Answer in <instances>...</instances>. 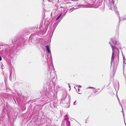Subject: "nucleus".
<instances>
[{"instance_id": "nucleus-1", "label": "nucleus", "mask_w": 126, "mask_h": 126, "mask_svg": "<svg viewBox=\"0 0 126 126\" xmlns=\"http://www.w3.org/2000/svg\"><path fill=\"white\" fill-rule=\"evenodd\" d=\"M111 41L114 44L115 46H114L110 42L109 44L111 47L112 52L111 58V65L113 63L114 65L116 66L119 62V50L118 48H120L121 47V45L119 41H117L115 39L113 38L110 39Z\"/></svg>"}, {"instance_id": "nucleus-2", "label": "nucleus", "mask_w": 126, "mask_h": 126, "mask_svg": "<svg viewBox=\"0 0 126 126\" xmlns=\"http://www.w3.org/2000/svg\"><path fill=\"white\" fill-rule=\"evenodd\" d=\"M54 67L53 65H49L47 68V77L48 79H51V80L53 82L55 79V74L54 71Z\"/></svg>"}, {"instance_id": "nucleus-3", "label": "nucleus", "mask_w": 126, "mask_h": 126, "mask_svg": "<svg viewBox=\"0 0 126 126\" xmlns=\"http://www.w3.org/2000/svg\"><path fill=\"white\" fill-rule=\"evenodd\" d=\"M67 116L66 115L65 117V118L64 119V121H65L66 122V125L67 126H70V122L68 120V119L67 117Z\"/></svg>"}, {"instance_id": "nucleus-4", "label": "nucleus", "mask_w": 126, "mask_h": 126, "mask_svg": "<svg viewBox=\"0 0 126 126\" xmlns=\"http://www.w3.org/2000/svg\"><path fill=\"white\" fill-rule=\"evenodd\" d=\"M115 0H112V3H111L110 4V9L112 10V7L113 6L114 7V9L115 10H116L117 8L115 6L114 7V4H115V3H116V2H115Z\"/></svg>"}, {"instance_id": "nucleus-5", "label": "nucleus", "mask_w": 126, "mask_h": 126, "mask_svg": "<svg viewBox=\"0 0 126 126\" xmlns=\"http://www.w3.org/2000/svg\"><path fill=\"white\" fill-rule=\"evenodd\" d=\"M16 75L15 74H13V75L12 74H10V78L12 80H14L16 79Z\"/></svg>"}, {"instance_id": "nucleus-6", "label": "nucleus", "mask_w": 126, "mask_h": 126, "mask_svg": "<svg viewBox=\"0 0 126 126\" xmlns=\"http://www.w3.org/2000/svg\"><path fill=\"white\" fill-rule=\"evenodd\" d=\"M118 16L119 19V22L121 21H124L126 20V15L125 16L122 17L121 18L120 17L119 15Z\"/></svg>"}, {"instance_id": "nucleus-7", "label": "nucleus", "mask_w": 126, "mask_h": 126, "mask_svg": "<svg viewBox=\"0 0 126 126\" xmlns=\"http://www.w3.org/2000/svg\"><path fill=\"white\" fill-rule=\"evenodd\" d=\"M93 89V91L94 92V93H96L97 92V91L94 88L92 87H88L87 89Z\"/></svg>"}, {"instance_id": "nucleus-8", "label": "nucleus", "mask_w": 126, "mask_h": 126, "mask_svg": "<svg viewBox=\"0 0 126 126\" xmlns=\"http://www.w3.org/2000/svg\"><path fill=\"white\" fill-rule=\"evenodd\" d=\"M47 50L48 53H50V51L49 50V46L47 45L46 46Z\"/></svg>"}, {"instance_id": "nucleus-9", "label": "nucleus", "mask_w": 126, "mask_h": 126, "mask_svg": "<svg viewBox=\"0 0 126 126\" xmlns=\"http://www.w3.org/2000/svg\"><path fill=\"white\" fill-rule=\"evenodd\" d=\"M66 94L65 93L63 94L62 96V98L61 100H63L65 98H66Z\"/></svg>"}, {"instance_id": "nucleus-10", "label": "nucleus", "mask_w": 126, "mask_h": 126, "mask_svg": "<svg viewBox=\"0 0 126 126\" xmlns=\"http://www.w3.org/2000/svg\"><path fill=\"white\" fill-rule=\"evenodd\" d=\"M15 39H15V42L16 43H18L19 42H19V39H17L16 37V38Z\"/></svg>"}, {"instance_id": "nucleus-11", "label": "nucleus", "mask_w": 126, "mask_h": 126, "mask_svg": "<svg viewBox=\"0 0 126 126\" xmlns=\"http://www.w3.org/2000/svg\"><path fill=\"white\" fill-rule=\"evenodd\" d=\"M57 24L58 23H55L53 25V27H54V29H55V28L57 26Z\"/></svg>"}, {"instance_id": "nucleus-12", "label": "nucleus", "mask_w": 126, "mask_h": 126, "mask_svg": "<svg viewBox=\"0 0 126 126\" xmlns=\"http://www.w3.org/2000/svg\"><path fill=\"white\" fill-rule=\"evenodd\" d=\"M61 15L62 14H61L60 15H59L58 16L56 19L55 21H57L61 17Z\"/></svg>"}, {"instance_id": "nucleus-13", "label": "nucleus", "mask_w": 126, "mask_h": 126, "mask_svg": "<svg viewBox=\"0 0 126 126\" xmlns=\"http://www.w3.org/2000/svg\"><path fill=\"white\" fill-rule=\"evenodd\" d=\"M120 105H121V106L122 107V112H123V117H124V113L123 112V107H122V105H121V104L120 103Z\"/></svg>"}, {"instance_id": "nucleus-14", "label": "nucleus", "mask_w": 126, "mask_h": 126, "mask_svg": "<svg viewBox=\"0 0 126 126\" xmlns=\"http://www.w3.org/2000/svg\"><path fill=\"white\" fill-rule=\"evenodd\" d=\"M45 58H46V60L47 61V58H48L47 56L46 55Z\"/></svg>"}, {"instance_id": "nucleus-15", "label": "nucleus", "mask_w": 126, "mask_h": 126, "mask_svg": "<svg viewBox=\"0 0 126 126\" xmlns=\"http://www.w3.org/2000/svg\"><path fill=\"white\" fill-rule=\"evenodd\" d=\"M59 88V87L58 86H57L56 88L57 90H58Z\"/></svg>"}, {"instance_id": "nucleus-16", "label": "nucleus", "mask_w": 126, "mask_h": 126, "mask_svg": "<svg viewBox=\"0 0 126 126\" xmlns=\"http://www.w3.org/2000/svg\"><path fill=\"white\" fill-rule=\"evenodd\" d=\"M78 87L79 88H80L81 87V85H78Z\"/></svg>"}, {"instance_id": "nucleus-17", "label": "nucleus", "mask_w": 126, "mask_h": 126, "mask_svg": "<svg viewBox=\"0 0 126 126\" xmlns=\"http://www.w3.org/2000/svg\"><path fill=\"white\" fill-rule=\"evenodd\" d=\"M76 102V101H75L74 102V103H73V105H75L76 104H75Z\"/></svg>"}, {"instance_id": "nucleus-18", "label": "nucleus", "mask_w": 126, "mask_h": 126, "mask_svg": "<svg viewBox=\"0 0 126 126\" xmlns=\"http://www.w3.org/2000/svg\"><path fill=\"white\" fill-rule=\"evenodd\" d=\"M104 10V6L103 7V8L102 9V10L103 11Z\"/></svg>"}, {"instance_id": "nucleus-19", "label": "nucleus", "mask_w": 126, "mask_h": 126, "mask_svg": "<svg viewBox=\"0 0 126 126\" xmlns=\"http://www.w3.org/2000/svg\"><path fill=\"white\" fill-rule=\"evenodd\" d=\"M123 63H125V59L124 57L123 58Z\"/></svg>"}, {"instance_id": "nucleus-20", "label": "nucleus", "mask_w": 126, "mask_h": 126, "mask_svg": "<svg viewBox=\"0 0 126 126\" xmlns=\"http://www.w3.org/2000/svg\"><path fill=\"white\" fill-rule=\"evenodd\" d=\"M2 59V58L0 56V61H1Z\"/></svg>"}, {"instance_id": "nucleus-21", "label": "nucleus", "mask_w": 126, "mask_h": 126, "mask_svg": "<svg viewBox=\"0 0 126 126\" xmlns=\"http://www.w3.org/2000/svg\"><path fill=\"white\" fill-rule=\"evenodd\" d=\"M79 90H80L79 89V88H78V92H79Z\"/></svg>"}, {"instance_id": "nucleus-22", "label": "nucleus", "mask_w": 126, "mask_h": 126, "mask_svg": "<svg viewBox=\"0 0 126 126\" xmlns=\"http://www.w3.org/2000/svg\"><path fill=\"white\" fill-rule=\"evenodd\" d=\"M68 85H69V87L70 89V86L69 85V84H68Z\"/></svg>"}, {"instance_id": "nucleus-23", "label": "nucleus", "mask_w": 126, "mask_h": 126, "mask_svg": "<svg viewBox=\"0 0 126 126\" xmlns=\"http://www.w3.org/2000/svg\"><path fill=\"white\" fill-rule=\"evenodd\" d=\"M83 7H86V6H85L84 5L83 6Z\"/></svg>"}, {"instance_id": "nucleus-24", "label": "nucleus", "mask_w": 126, "mask_h": 126, "mask_svg": "<svg viewBox=\"0 0 126 126\" xmlns=\"http://www.w3.org/2000/svg\"><path fill=\"white\" fill-rule=\"evenodd\" d=\"M116 13L117 14V13H118V12H116Z\"/></svg>"}, {"instance_id": "nucleus-25", "label": "nucleus", "mask_w": 126, "mask_h": 126, "mask_svg": "<svg viewBox=\"0 0 126 126\" xmlns=\"http://www.w3.org/2000/svg\"><path fill=\"white\" fill-rule=\"evenodd\" d=\"M115 89L116 90V88L115 87Z\"/></svg>"}, {"instance_id": "nucleus-26", "label": "nucleus", "mask_w": 126, "mask_h": 126, "mask_svg": "<svg viewBox=\"0 0 126 126\" xmlns=\"http://www.w3.org/2000/svg\"><path fill=\"white\" fill-rule=\"evenodd\" d=\"M74 88L76 89L75 87H74Z\"/></svg>"}, {"instance_id": "nucleus-27", "label": "nucleus", "mask_w": 126, "mask_h": 126, "mask_svg": "<svg viewBox=\"0 0 126 126\" xmlns=\"http://www.w3.org/2000/svg\"><path fill=\"white\" fill-rule=\"evenodd\" d=\"M118 100H119V99L118 98Z\"/></svg>"}, {"instance_id": "nucleus-28", "label": "nucleus", "mask_w": 126, "mask_h": 126, "mask_svg": "<svg viewBox=\"0 0 126 126\" xmlns=\"http://www.w3.org/2000/svg\"><path fill=\"white\" fill-rule=\"evenodd\" d=\"M66 12H65V14L66 13Z\"/></svg>"}, {"instance_id": "nucleus-29", "label": "nucleus", "mask_w": 126, "mask_h": 126, "mask_svg": "<svg viewBox=\"0 0 126 126\" xmlns=\"http://www.w3.org/2000/svg\"><path fill=\"white\" fill-rule=\"evenodd\" d=\"M79 94H81L80 93H78Z\"/></svg>"}]
</instances>
